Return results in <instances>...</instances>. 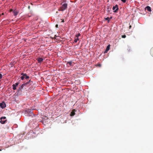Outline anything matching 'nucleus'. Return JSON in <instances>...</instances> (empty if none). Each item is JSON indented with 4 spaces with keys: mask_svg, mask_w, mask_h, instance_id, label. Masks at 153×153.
Returning a JSON list of instances; mask_svg holds the SVG:
<instances>
[{
    "mask_svg": "<svg viewBox=\"0 0 153 153\" xmlns=\"http://www.w3.org/2000/svg\"><path fill=\"white\" fill-rule=\"evenodd\" d=\"M32 82L29 80V82H27L23 84L19 88V89L17 91L18 92H19L20 91H21V90L25 86H28L29 85H31L32 84Z\"/></svg>",
    "mask_w": 153,
    "mask_h": 153,
    "instance_id": "1",
    "label": "nucleus"
},
{
    "mask_svg": "<svg viewBox=\"0 0 153 153\" xmlns=\"http://www.w3.org/2000/svg\"><path fill=\"white\" fill-rule=\"evenodd\" d=\"M21 75H22V76H21L20 78L22 80H24V79H27L29 78V76H28L26 74L22 73L21 74Z\"/></svg>",
    "mask_w": 153,
    "mask_h": 153,
    "instance_id": "2",
    "label": "nucleus"
},
{
    "mask_svg": "<svg viewBox=\"0 0 153 153\" xmlns=\"http://www.w3.org/2000/svg\"><path fill=\"white\" fill-rule=\"evenodd\" d=\"M6 117H3L0 118V123L2 124H4L5 123V122L7 121L6 120Z\"/></svg>",
    "mask_w": 153,
    "mask_h": 153,
    "instance_id": "3",
    "label": "nucleus"
},
{
    "mask_svg": "<svg viewBox=\"0 0 153 153\" xmlns=\"http://www.w3.org/2000/svg\"><path fill=\"white\" fill-rule=\"evenodd\" d=\"M68 4L66 2H64L62 3V9L61 10H65V9L67 7Z\"/></svg>",
    "mask_w": 153,
    "mask_h": 153,
    "instance_id": "4",
    "label": "nucleus"
},
{
    "mask_svg": "<svg viewBox=\"0 0 153 153\" xmlns=\"http://www.w3.org/2000/svg\"><path fill=\"white\" fill-rule=\"evenodd\" d=\"M9 12L13 13L15 16L17 15L19 13V12L17 10H9Z\"/></svg>",
    "mask_w": 153,
    "mask_h": 153,
    "instance_id": "5",
    "label": "nucleus"
},
{
    "mask_svg": "<svg viewBox=\"0 0 153 153\" xmlns=\"http://www.w3.org/2000/svg\"><path fill=\"white\" fill-rule=\"evenodd\" d=\"M6 106V105L4 102H2L1 103H0V107L2 108H4Z\"/></svg>",
    "mask_w": 153,
    "mask_h": 153,
    "instance_id": "6",
    "label": "nucleus"
},
{
    "mask_svg": "<svg viewBox=\"0 0 153 153\" xmlns=\"http://www.w3.org/2000/svg\"><path fill=\"white\" fill-rule=\"evenodd\" d=\"M19 82L16 83L15 84H14L12 86H13V90H15L16 89V87L18 86V85H19Z\"/></svg>",
    "mask_w": 153,
    "mask_h": 153,
    "instance_id": "7",
    "label": "nucleus"
},
{
    "mask_svg": "<svg viewBox=\"0 0 153 153\" xmlns=\"http://www.w3.org/2000/svg\"><path fill=\"white\" fill-rule=\"evenodd\" d=\"M76 111V110L74 109H73L72 111L71 112L70 115L71 116H73L75 114V112Z\"/></svg>",
    "mask_w": 153,
    "mask_h": 153,
    "instance_id": "8",
    "label": "nucleus"
},
{
    "mask_svg": "<svg viewBox=\"0 0 153 153\" xmlns=\"http://www.w3.org/2000/svg\"><path fill=\"white\" fill-rule=\"evenodd\" d=\"M37 59L39 63H41L43 60V59L42 58H38Z\"/></svg>",
    "mask_w": 153,
    "mask_h": 153,
    "instance_id": "9",
    "label": "nucleus"
},
{
    "mask_svg": "<svg viewBox=\"0 0 153 153\" xmlns=\"http://www.w3.org/2000/svg\"><path fill=\"white\" fill-rule=\"evenodd\" d=\"M118 5L116 4L113 7L112 10H118Z\"/></svg>",
    "mask_w": 153,
    "mask_h": 153,
    "instance_id": "10",
    "label": "nucleus"
},
{
    "mask_svg": "<svg viewBox=\"0 0 153 153\" xmlns=\"http://www.w3.org/2000/svg\"><path fill=\"white\" fill-rule=\"evenodd\" d=\"M110 45H109L106 48L105 50V52H107V51H108L110 48Z\"/></svg>",
    "mask_w": 153,
    "mask_h": 153,
    "instance_id": "11",
    "label": "nucleus"
},
{
    "mask_svg": "<svg viewBox=\"0 0 153 153\" xmlns=\"http://www.w3.org/2000/svg\"><path fill=\"white\" fill-rule=\"evenodd\" d=\"M112 18L111 17V18H109V17H107V18H104V19H105V20H108V23L110 19H111V18Z\"/></svg>",
    "mask_w": 153,
    "mask_h": 153,
    "instance_id": "12",
    "label": "nucleus"
},
{
    "mask_svg": "<svg viewBox=\"0 0 153 153\" xmlns=\"http://www.w3.org/2000/svg\"><path fill=\"white\" fill-rule=\"evenodd\" d=\"M150 53L152 56H153V47L150 50Z\"/></svg>",
    "mask_w": 153,
    "mask_h": 153,
    "instance_id": "13",
    "label": "nucleus"
},
{
    "mask_svg": "<svg viewBox=\"0 0 153 153\" xmlns=\"http://www.w3.org/2000/svg\"><path fill=\"white\" fill-rule=\"evenodd\" d=\"M144 10H151V7L149 6L146 7Z\"/></svg>",
    "mask_w": 153,
    "mask_h": 153,
    "instance_id": "14",
    "label": "nucleus"
},
{
    "mask_svg": "<svg viewBox=\"0 0 153 153\" xmlns=\"http://www.w3.org/2000/svg\"><path fill=\"white\" fill-rule=\"evenodd\" d=\"M67 64H68L70 66L72 65V61L68 62H67Z\"/></svg>",
    "mask_w": 153,
    "mask_h": 153,
    "instance_id": "15",
    "label": "nucleus"
},
{
    "mask_svg": "<svg viewBox=\"0 0 153 153\" xmlns=\"http://www.w3.org/2000/svg\"><path fill=\"white\" fill-rule=\"evenodd\" d=\"M79 40V39L78 38H76L75 37V39L74 40V42L75 43L76 42H77V41L78 40Z\"/></svg>",
    "mask_w": 153,
    "mask_h": 153,
    "instance_id": "16",
    "label": "nucleus"
},
{
    "mask_svg": "<svg viewBox=\"0 0 153 153\" xmlns=\"http://www.w3.org/2000/svg\"><path fill=\"white\" fill-rule=\"evenodd\" d=\"M80 34L79 33L78 34L76 35V37L78 38L80 36Z\"/></svg>",
    "mask_w": 153,
    "mask_h": 153,
    "instance_id": "17",
    "label": "nucleus"
},
{
    "mask_svg": "<svg viewBox=\"0 0 153 153\" xmlns=\"http://www.w3.org/2000/svg\"><path fill=\"white\" fill-rule=\"evenodd\" d=\"M126 37V36L125 35H124L122 36V37L123 38H125Z\"/></svg>",
    "mask_w": 153,
    "mask_h": 153,
    "instance_id": "18",
    "label": "nucleus"
},
{
    "mask_svg": "<svg viewBox=\"0 0 153 153\" xmlns=\"http://www.w3.org/2000/svg\"><path fill=\"white\" fill-rule=\"evenodd\" d=\"M2 78V75L1 74H0V79H1Z\"/></svg>",
    "mask_w": 153,
    "mask_h": 153,
    "instance_id": "19",
    "label": "nucleus"
},
{
    "mask_svg": "<svg viewBox=\"0 0 153 153\" xmlns=\"http://www.w3.org/2000/svg\"><path fill=\"white\" fill-rule=\"evenodd\" d=\"M121 1L123 3H125L126 2V0H121Z\"/></svg>",
    "mask_w": 153,
    "mask_h": 153,
    "instance_id": "20",
    "label": "nucleus"
},
{
    "mask_svg": "<svg viewBox=\"0 0 153 153\" xmlns=\"http://www.w3.org/2000/svg\"><path fill=\"white\" fill-rule=\"evenodd\" d=\"M118 10H114V13H117V12Z\"/></svg>",
    "mask_w": 153,
    "mask_h": 153,
    "instance_id": "21",
    "label": "nucleus"
},
{
    "mask_svg": "<svg viewBox=\"0 0 153 153\" xmlns=\"http://www.w3.org/2000/svg\"><path fill=\"white\" fill-rule=\"evenodd\" d=\"M56 26V27H57V28H58V25H56V26Z\"/></svg>",
    "mask_w": 153,
    "mask_h": 153,
    "instance_id": "22",
    "label": "nucleus"
},
{
    "mask_svg": "<svg viewBox=\"0 0 153 153\" xmlns=\"http://www.w3.org/2000/svg\"><path fill=\"white\" fill-rule=\"evenodd\" d=\"M61 20H62V22H64V20L63 19H61Z\"/></svg>",
    "mask_w": 153,
    "mask_h": 153,
    "instance_id": "23",
    "label": "nucleus"
},
{
    "mask_svg": "<svg viewBox=\"0 0 153 153\" xmlns=\"http://www.w3.org/2000/svg\"><path fill=\"white\" fill-rule=\"evenodd\" d=\"M131 25H130L129 26V28H130V29H131Z\"/></svg>",
    "mask_w": 153,
    "mask_h": 153,
    "instance_id": "24",
    "label": "nucleus"
},
{
    "mask_svg": "<svg viewBox=\"0 0 153 153\" xmlns=\"http://www.w3.org/2000/svg\"><path fill=\"white\" fill-rule=\"evenodd\" d=\"M149 12H151V10H148Z\"/></svg>",
    "mask_w": 153,
    "mask_h": 153,
    "instance_id": "25",
    "label": "nucleus"
},
{
    "mask_svg": "<svg viewBox=\"0 0 153 153\" xmlns=\"http://www.w3.org/2000/svg\"><path fill=\"white\" fill-rule=\"evenodd\" d=\"M28 8L29 9H30V6H28Z\"/></svg>",
    "mask_w": 153,
    "mask_h": 153,
    "instance_id": "26",
    "label": "nucleus"
},
{
    "mask_svg": "<svg viewBox=\"0 0 153 153\" xmlns=\"http://www.w3.org/2000/svg\"><path fill=\"white\" fill-rule=\"evenodd\" d=\"M99 66H101V65H100V64H99Z\"/></svg>",
    "mask_w": 153,
    "mask_h": 153,
    "instance_id": "27",
    "label": "nucleus"
},
{
    "mask_svg": "<svg viewBox=\"0 0 153 153\" xmlns=\"http://www.w3.org/2000/svg\"><path fill=\"white\" fill-rule=\"evenodd\" d=\"M2 15H4V13H2Z\"/></svg>",
    "mask_w": 153,
    "mask_h": 153,
    "instance_id": "28",
    "label": "nucleus"
}]
</instances>
